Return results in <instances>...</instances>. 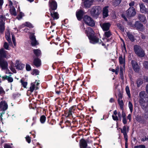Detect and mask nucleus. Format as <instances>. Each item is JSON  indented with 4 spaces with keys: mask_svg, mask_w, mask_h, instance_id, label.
Listing matches in <instances>:
<instances>
[{
    "mask_svg": "<svg viewBox=\"0 0 148 148\" xmlns=\"http://www.w3.org/2000/svg\"><path fill=\"white\" fill-rule=\"evenodd\" d=\"M16 68L18 70H21L24 68L25 65L22 64L18 60H16L15 64Z\"/></svg>",
    "mask_w": 148,
    "mask_h": 148,
    "instance_id": "obj_18",
    "label": "nucleus"
},
{
    "mask_svg": "<svg viewBox=\"0 0 148 148\" xmlns=\"http://www.w3.org/2000/svg\"><path fill=\"white\" fill-rule=\"evenodd\" d=\"M100 26L103 31H108L111 26V24L108 22L101 23Z\"/></svg>",
    "mask_w": 148,
    "mask_h": 148,
    "instance_id": "obj_16",
    "label": "nucleus"
},
{
    "mask_svg": "<svg viewBox=\"0 0 148 148\" xmlns=\"http://www.w3.org/2000/svg\"><path fill=\"white\" fill-rule=\"evenodd\" d=\"M132 64L134 71L136 72H138L139 71L140 68L137 62L134 60H132Z\"/></svg>",
    "mask_w": 148,
    "mask_h": 148,
    "instance_id": "obj_17",
    "label": "nucleus"
},
{
    "mask_svg": "<svg viewBox=\"0 0 148 148\" xmlns=\"http://www.w3.org/2000/svg\"><path fill=\"white\" fill-rule=\"evenodd\" d=\"M119 61L120 64V74L122 79H123V73L125 68V56L124 55L123 57L122 55L120 56L119 58Z\"/></svg>",
    "mask_w": 148,
    "mask_h": 148,
    "instance_id": "obj_1",
    "label": "nucleus"
},
{
    "mask_svg": "<svg viewBox=\"0 0 148 148\" xmlns=\"http://www.w3.org/2000/svg\"><path fill=\"white\" fill-rule=\"evenodd\" d=\"M26 141L28 143H30L31 142V139L29 136H27L26 137Z\"/></svg>",
    "mask_w": 148,
    "mask_h": 148,
    "instance_id": "obj_53",
    "label": "nucleus"
},
{
    "mask_svg": "<svg viewBox=\"0 0 148 148\" xmlns=\"http://www.w3.org/2000/svg\"><path fill=\"white\" fill-rule=\"evenodd\" d=\"M117 25L122 31L123 32L124 31L123 27L122 26H121L120 24H118Z\"/></svg>",
    "mask_w": 148,
    "mask_h": 148,
    "instance_id": "obj_52",
    "label": "nucleus"
},
{
    "mask_svg": "<svg viewBox=\"0 0 148 148\" xmlns=\"http://www.w3.org/2000/svg\"><path fill=\"white\" fill-rule=\"evenodd\" d=\"M10 54L3 49H0V60H3V58H8L10 57Z\"/></svg>",
    "mask_w": 148,
    "mask_h": 148,
    "instance_id": "obj_8",
    "label": "nucleus"
},
{
    "mask_svg": "<svg viewBox=\"0 0 148 148\" xmlns=\"http://www.w3.org/2000/svg\"><path fill=\"white\" fill-rule=\"evenodd\" d=\"M39 73V71L37 69H34L32 72V74L33 75H38Z\"/></svg>",
    "mask_w": 148,
    "mask_h": 148,
    "instance_id": "obj_45",
    "label": "nucleus"
},
{
    "mask_svg": "<svg viewBox=\"0 0 148 148\" xmlns=\"http://www.w3.org/2000/svg\"><path fill=\"white\" fill-rule=\"evenodd\" d=\"M46 119V117L45 116L42 115L41 116L40 119V121L41 123H44L45 122Z\"/></svg>",
    "mask_w": 148,
    "mask_h": 148,
    "instance_id": "obj_37",
    "label": "nucleus"
},
{
    "mask_svg": "<svg viewBox=\"0 0 148 148\" xmlns=\"http://www.w3.org/2000/svg\"><path fill=\"white\" fill-rule=\"evenodd\" d=\"M122 121L124 124H125L127 123V122L126 118H123Z\"/></svg>",
    "mask_w": 148,
    "mask_h": 148,
    "instance_id": "obj_56",
    "label": "nucleus"
},
{
    "mask_svg": "<svg viewBox=\"0 0 148 148\" xmlns=\"http://www.w3.org/2000/svg\"><path fill=\"white\" fill-rule=\"evenodd\" d=\"M139 18L141 21L145 22V20L146 17L143 15L139 14Z\"/></svg>",
    "mask_w": 148,
    "mask_h": 148,
    "instance_id": "obj_36",
    "label": "nucleus"
},
{
    "mask_svg": "<svg viewBox=\"0 0 148 148\" xmlns=\"http://www.w3.org/2000/svg\"><path fill=\"white\" fill-rule=\"evenodd\" d=\"M6 18L3 17L2 19L0 21V33L3 34L5 29V21Z\"/></svg>",
    "mask_w": 148,
    "mask_h": 148,
    "instance_id": "obj_13",
    "label": "nucleus"
},
{
    "mask_svg": "<svg viewBox=\"0 0 148 148\" xmlns=\"http://www.w3.org/2000/svg\"><path fill=\"white\" fill-rule=\"evenodd\" d=\"M10 69L14 73H16V71L14 68V64L12 62H11L10 63Z\"/></svg>",
    "mask_w": 148,
    "mask_h": 148,
    "instance_id": "obj_32",
    "label": "nucleus"
},
{
    "mask_svg": "<svg viewBox=\"0 0 148 148\" xmlns=\"http://www.w3.org/2000/svg\"><path fill=\"white\" fill-rule=\"evenodd\" d=\"M33 52L35 55L37 56H39L41 55V51L39 49H34Z\"/></svg>",
    "mask_w": 148,
    "mask_h": 148,
    "instance_id": "obj_30",
    "label": "nucleus"
},
{
    "mask_svg": "<svg viewBox=\"0 0 148 148\" xmlns=\"http://www.w3.org/2000/svg\"><path fill=\"white\" fill-rule=\"evenodd\" d=\"M89 28H91L90 27H88L86 29V30L85 31V33H86V35H87V36H88V33H90V31H88V29Z\"/></svg>",
    "mask_w": 148,
    "mask_h": 148,
    "instance_id": "obj_57",
    "label": "nucleus"
},
{
    "mask_svg": "<svg viewBox=\"0 0 148 148\" xmlns=\"http://www.w3.org/2000/svg\"><path fill=\"white\" fill-rule=\"evenodd\" d=\"M103 41H101V40H100V42H102V45L103 46L104 45H106V42H108L110 40L109 39H107V38H103Z\"/></svg>",
    "mask_w": 148,
    "mask_h": 148,
    "instance_id": "obj_39",
    "label": "nucleus"
},
{
    "mask_svg": "<svg viewBox=\"0 0 148 148\" xmlns=\"http://www.w3.org/2000/svg\"><path fill=\"white\" fill-rule=\"evenodd\" d=\"M12 39L13 43L15 46L16 45V40L14 35H12Z\"/></svg>",
    "mask_w": 148,
    "mask_h": 148,
    "instance_id": "obj_51",
    "label": "nucleus"
},
{
    "mask_svg": "<svg viewBox=\"0 0 148 148\" xmlns=\"http://www.w3.org/2000/svg\"><path fill=\"white\" fill-rule=\"evenodd\" d=\"M8 108L7 103L4 101H2L0 103V108L3 110H6Z\"/></svg>",
    "mask_w": 148,
    "mask_h": 148,
    "instance_id": "obj_22",
    "label": "nucleus"
},
{
    "mask_svg": "<svg viewBox=\"0 0 148 148\" xmlns=\"http://www.w3.org/2000/svg\"><path fill=\"white\" fill-rule=\"evenodd\" d=\"M82 4L83 7L89 8L92 5L93 0H82Z\"/></svg>",
    "mask_w": 148,
    "mask_h": 148,
    "instance_id": "obj_9",
    "label": "nucleus"
},
{
    "mask_svg": "<svg viewBox=\"0 0 148 148\" xmlns=\"http://www.w3.org/2000/svg\"><path fill=\"white\" fill-rule=\"evenodd\" d=\"M36 117H33V121H34L32 123V126H33V125L35 123V120H36Z\"/></svg>",
    "mask_w": 148,
    "mask_h": 148,
    "instance_id": "obj_60",
    "label": "nucleus"
},
{
    "mask_svg": "<svg viewBox=\"0 0 148 148\" xmlns=\"http://www.w3.org/2000/svg\"><path fill=\"white\" fill-rule=\"evenodd\" d=\"M0 66L3 69H7L8 63L7 62L4 60H0Z\"/></svg>",
    "mask_w": 148,
    "mask_h": 148,
    "instance_id": "obj_20",
    "label": "nucleus"
},
{
    "mask_svg": "<svg viewBox=\"0 0 148 148\" xmlns=\"http://www.w3.org/2000/svg\"><path fill=\"white\" fill-rule=\"evenodd\" d=\"M34 64L36 67H39L41 64V61L38 58H36L34 60Z\"/></svg>",
    "mask_w": 148,
    "mask_h": 148,
    "instance_id": "obj_25",
    "label": "nucleus"
},
{
    "mask_svg": "<svg viewBox=\"0 0 148 148\" xmlns=\"http://www.w3.org/2000/svg\"><path fill=\"white\" fill-rule=\"evenodd\" d=\"M84 20L87 25L90 26H94L95 25V23L93 19L88 16H85L84 17Z\"/></svg>",
    "mask_w": 148,
    "mask_h": 148,
    "instance_id": "obj_7",
    "label": "nucleus"
},
{
    "mask_svg": "<svg viewBox=\"0 0 148 148\" xmlns=\"http://www.w3.org/2000/svg\"><path fill=\"white\" fill-rule=\"evenodd\" d=\"M23 26H26L29 28L33 27V26L30 23L28 22H26L25 24L23 25Z\"/></svg>",
    "mask_w": 148,
    "mask_h": 148,
    "instance_id": "obj_42",
    "label": "nucleus"
},
{
    "mask_svg": "<svg viewBox=\"0 0 148 148\" xmlns=\"http://www.w3.org/2000/svg\"><path fill=\"white\" fill-rule=\"evenodd\" d=\"M74 110V107L73 106H72L69 108V111L72 113V112H73Z\"/></svg>",
    "mask_w": 148,
    "mask_h": 148,
    "instance_id": "obj_55",
    "label": "nucleus"
},
{
    "mask_svg": "<svg viewBox=\"0 0 148 148\" xmlns=\"http://www.w3.org/2000/svg\"><path fill=\"white\" fill-rule=\"evenodd\" d=\"M8 3H9V5L10 6V8L11 7H12V2L11 1L9 0L8 1Z\"/></svg>",
    "mask_w": 148,
    "mask_h": 148,
    "instance_id": "obj_61",
    "label": "nucleus"
},
{
    "mask_svg": "<svg viewBox=\"0 0 148 148\" xmlns=\"http://www.w3.org/2000/svg\"><path fill=\"white\" fill-rule=\"evenodd\" d=\"M134 1L131 2L129 4V5L130 6H133L134 4Z\"/></svg>",
    "mask_w": 148,
    "mask_h": 148,
    "instance_id": "obj_58",
    "label": "nucleus"
},
{
    "mask_svg": "<svg viewBox=\"0 0 148 148\" xmlns=\"http://www.w3.org/2000/svg\"><path fill=\"white\" fill-rule=\"evenodd\" d=\"M144 91H142L139 93L140 99L139 102L140 105L143 108H145L147 104L146 102L148 101V98Z\"/></svg>",
    "mask_w": 148,
    "mask_h": 148,
    "instance_id": "obj_2",
    "label": "nucleus"
},
{
    "mask_svg": "<svg viewBox=\"0 0 148 148\" xmlns=\"http://www.w3.org/2000/svg\"><path fill=\"white\" fill-rule=\"evenodd\" d=\"M111 71L112 72H115V74L117 75L118 74V73L119 71H120V67L117 66L116 67L115 70L113 69H112Z\"/></svg>",
    "mask_w": 148,
    "mask_h": 148,
    "instance_id": "obj_41",
    "label": "nucleus"
},
{
    "mask_svg": "<svg viewBox=\"0 0 148 148\" xmlns=\"http://www.w3.org/2000/svg\"><path fill=\"white\" fill-rule=\"evenodd\" d=\"M87 144L86 141L82 139L80 141V148H85Z\"/></svg>",
    "mask_w": 148,
    "mask_h": 148,
    "instance_id": "obj_29",
    "label": "nucleus"
},
{
    "mask_svg": "<svg viewBox=\"0 0 148 148\" xmlns=\"http://www.w3.org/2000/svg\"><path fill=\"white\" fill-rule=\"evenodd\" d=\"M51 15L53 18L54 19H57L59 18L58 14L57 13L51 12Z\"/></svg>",
    "mask_w": 148,
    "mask_h": 148,
    "instance_id": "obj_31",
    "label": "nucleus"
},
{
    "mask_svg": "<svg viewBox=\"0 0 148 148\" xmlns=\"http://www.w3.org/2000/svg\"><path fill=\"white\" fill-rule=\"evenodd\" d=\"M140 11L142 13H145L146 12V9L145 5L142 3H139Z\"/></svg>",
    "mask_w": 148,
    "mask_h": 148,
    "instance_id": "obj_26",
    "label": "nucleus"
},
{
    "mask_svg": "<svg viewBox=\"0 0 148 148\" xmlns=\"http://www.w3.org/2000/svg\"><path fill=\"white\" fill-rule=\"evenodd\" d=\"M128 106L131 113H132L133 111V105L130 101L129 102Z\"/></svg>",
    "mask_w": 148,
    "mask_h": 148,
    "instance_id": "obj_44",
    "label": "nucleus"
},
{
    "mask_svg": "<svg viewBox=\"0 0 148 148\" xmlns=\"http://www.w3.org/2000/svg\"><path fill=\"white\" fill-rule=\"evenodd\" d=\"M2 78V80H4L5 79H7L8 82H12L13 81V79L12 77L10 76H8L7 75H5L4 76L1 77Z\"/></svg>",
    "mask_w": 148,
    "mask_h": 148,
    "instance_id": "obj_27",
    "label": "nucleus"
},
{
    "mask_svg": "<svg viewBox=\"0 0 148 148\" xmlns=\"http://www.w3.org/2000/svg\"><path fill=\"white\" fill-rule=\"evenodd\" d=\"M49 5L50 8L52 10H55L57 8V4L55 0H50Z\"/></svg>",
    "mask_w": 148,
    "mask_h": 148,
    "instance_id": "obj_15",
    "label": "nucleus"
},
{
    "mask_svg": "<svg viewBox=\"0 0 148 148\" xmlns=\"http://www.w3.org/2000/svg\"><path fill=\"white\" fill-rule=\"evenodd\" d=\"M108 6H106L103 9V18H105L108 16Z\"/></svg>",
    "mask_w": 148,
    "mask_h": 148,
    "instance_id": "obj_21",
    "label": "nucleus"
},
{
    "mask_svg": "<svg viewBox=\"0 0 148 148\" xmlns=\"http://www.w3.org/2000/svg\"><path fill=\"white\" fill-rule=\"evenodd\" d=\"M118 103L121 109H123V103L122 99H118Z\"/></svg>",
    "mask_w": 148,
    "mask_h": 148,
    "instance_id": "obj_38",
    "label": "nucleus"
},
{
    "mask_svg": "<svg viewBox=\"0 0 148 148\" xmlns=\"http://www.w3.org/2000/svg\"><path fill=\"white\" fill-rule=\"evenodd\" d=\"M24 16V14L22 12H21L18 15V16L17 17V18L18 20L21 19L23 16Z\"/></svg>",
    "mask_w": 148,
    "mask_h": 148,
    "instance_id": "obj_47",
    "label": "nucleus"
},
{
    "mask_svg": "<svg viewBox=\"0 0 148 148\" xmlns=\"http://www.w3.org/2000/svg\"><path fill=\"white\" fill-rule=\"evenodd\" d=\"M101 11V8L99 6L93 7L91 11L92 15L94 17H97Z\"/></svg>",
    "mask_w": 148,
    "mask_h": 148,
    "instance_id": "obj_5",
    "label": "nucleus"
},
{
    "mask_svg": "<svg viewBox=\"0 0 148 148\" xmlns=\"http://www.w3.org/2000/svg\"><path fill=\"white\" fill-rule=\"evenodd\" d=\"M4 148H12L10 145L7 144H5L4 145Z\"/></svg>",
    "mask_w": 148,
    "mask_h": 148,
    "instance_id": "obj_64",
    "label": "nucleus"
},
{
    "mask_svg": "<svg viewBox=\"0 0 148 148\" xmlns=\"http://www.w3.org/2000/svg\"><path fill=\"white\" fill-rule=\"evenodd\" d=\"M143 82L141 79H138L137 81V86L139 87L142 84Z\"/></svg>",
    "mask_w": 148,
    "mask_h": 148,
    "instance_id": "obj_46",
    "label": "nucleus"
},
{
    "mask_svg": "<svg viewBox=\"0 0 148 148\" xmlns=\"http://www.w3.org/2000/svg\"><path fill=\"white\" fill-rule=\"evenodd\" d=\"M122 0H114L113 4L115 6H116L119 4Z\"/></svg>",
    "mask_w": 148,
    "mask_h": 148,
    "instance_id": "obj_33",
    "label": "nucleus"
},
{
    "mask_svg": "<svg viewBox=\"0 0 148 148\" xmlns=\"http://www.w3.org/2000/svg\"><path fill=\"white\" fill-rule=\"evenodd\" d=\"M84 14L83 12L81 10H79L77 11L76 12L77 17L79 20H80L82 18Z\"/></svg>",
    "mask_w": 148,
    "mask_h": 148,
    "instance_id": "obj_23",
    "label": "nucleus"
},
{
    "mask_svg": "<svg viewBox=\"0 0 148 148\" xmlns=\"http://www.w3.org/2000/svg\"><path fill=\"white\" fill-rule=\"evenodd\" d=\"M121 132L123 134L124 138L126 141L128 140V136L127 133L129 132V127L127 126H124L122 128L120 129Z\"/></svg>",
    "mask_w": 148,
    "mask_h": 148,
    "instance_id": "obj_10",
    "label": "nucleus"
},
{
    "mask_svg": "<svg viewBox=\"0 0 148 148\" xmlns=\"http://www.w3.org/2000/svg\"><path fill=\"white\" fill-rule=\"evenodd\" d=\"M127 35L129 39L131 41L133 42L135 40L134 36L131 33L129 32H127Z\"/></svg>",
    "mask_w": 148,
    "mask_h": 148,
    "instance_id": "obj_28",
    "label": "nucleus"
},
{
    "mask_svg": "<svg viewBox=\"0 0 148 148\" xmlns=\"http://www.w3.org/2000/svg\"><path fill=\"white\" fill-rule=\"evenodd\" d=\"M126 14L128 17H131L134 16L136 14L135 9L133 7H130L127 10Z\"/></svg>",
    "mask_w": 148,
    "mask_h": 148,
    "instance_id": "obj_12",
    "label": "nucleus"
},
{
    "mask_svg": "<svg viewBox=\"0 0 148 148\" xmlns=\"http://www.w3.org/2000/svg\"><path fill=\"white\" fill-rule=\"evenodd\" d=\"M117 115L119 119H121V114L120 112H119L117 113V112L116 110H115L114 112V114L112 116V117L113 119L115 121L118 120V117H117Z\"/></svg>",
    "mask_w": 148,
    "mask_h": 148,
    "instance_id": "obj_19",
    "label": "nucleus"
},
{
    "mask_svg": "<svg viewBox=\"0 0 148 148\" xmlns=\"http://www.w3.org/2000/svg\"><path fill=\"white\" fill-rule=\"evenodd\" d=\"M21 82L22 85L23 86L24 88H26L27 85V82L26 81H24L23 80V79L21 80Z\"/></svg>",
    "mask_w": 148,
    "mask_h": 148,
    "instance_id": "obj_43",
    "label": "nucleus"
},
{
    "mask_svg": "<svg viewBox=\"0 0 148 148\" xmlns=\"http://www.w3.org/2000/svg\"><path fill=\"white\" fill-rule=\"evenodd\" d=\"M127 118L130 121L131 119V115L129 114L127 117Z\"/></svg>",
    "mask_w": 148,
    "mask_h": 148,
    "instance_id": "obj_62",
    "label": "nucleus"
},
{
    "mask_svg": "<svg viewBox=\"0 0 148 148\" xmlns=\"http://www.w3.org/2000/svg\"><path fill=\"white\" fill-rule=\"evenodd\" d=\"M5 92L3 88L1 87H0V95H2L4 94Z\"/></svg>",
    "mask_w": 148,
    "mask_h": 148,
    "instance_id": "obj_50",
    "label": "nucleus"
},
{
    "mask_svg": "<svg viewBox=\"0 0 148 148\" xmlns=\"http://www.w3.org/2000/svg\"><path fill=\"white\" fill-rule=\"evenodd\" d=\"M39 83L37 81L33 83H32L31 84V86L29 88V90L27 91V93L29 92H33L34 90H37L38 89V86L39 85Z\"/></svg>",
    "mask_w": 148,
    "mask_h": 148,
    "instance_id": "obj_11",
    "label": "nucleus"
},
{
    "mask_svg": "<svg viewBox=\"0 0 148 148\" xmlns=\"http://www.w3.org/2000/svg\"><path fill=\"white\" fill-rule=\"evenodd\" d=\"M148 140V136H144L142 139L141 140L143 141H144L147 140Z\"/></svg>",
    "mask_w": 148,
    "mask_h": 148,
    "instance_id": "obj_54",
    "label": "nucleus"
},
{
    "mask_svg": "<svg viewBox=\"0 0 148 148\" xmlns=\"http://www.w3.org/2000/svg\"><path fill=\"white\" fill-rule=\"evenodd\" d=\"M88 30L90 31V33L88 34V36L90 40V43L92 44H95L97 43H101L97 37L93 36L94 32L91 28H89Z\"/></svg>",
    "mask_w": 148,
    "mask_h": 148,
    "instance_id": "obj_3",
    "label": "nucleus"
},
{
    "mask_svg": "<svg viewBox=\"0 0 148 148\" xmlns=\"http://www.w3.org/2000/svg\"><path fill=\"white\" fill-rule=\"evenodd\" d=\"M125 90L126 93L127 94V95L129 98H130L131 97V95L130 93V89L129 87L128 86H126Z\"/></svg>",
    "mask_w": 148,
    "mask_h": 148,
    "instance_id": "obj_35",
    "label": "nucleus"
},
{
    "mask_svg": "<svg viewBox=\"0 0 148 148\" xmlns=\"http://www.w3.org/2000/svg\"><path fill=\"white\" fill-rule=\"evenodd\" d=\"M135 26V27L140 31H141L143 29V25L139 21H137L136 22Z\"/></svg>",
    "mask_w": 148,
    "mask_h": 148,
    "instance_id": "obj_24",
    "label": "nucleus"
},
{
    "mask_svg": "<svg viewBox=\"0 0 148 148\" xmlns=\"http://www.w3.org/2000/svg\"><path fill=\"white\" fill-rule=\"evenodd\" d=\"M118 96L119 97L118 99H122V96L121 93L119 94H118Z\"/></svg>",
    "mask_w": 148,
    "mask_h": 148,
    "instance_id": "obj_59",
    "label": "nucleus"
},
{
    "mask_svg": "<svg viewBox=\"0 0 148 148\" xmlns=\"http://www.w3.org/2000/svg\"><path fill=\"white\" fill-rule=\"evenodd\" d=\"M26 70L28 71H30L31 69V68L30 66L28 64H26Z\"/></svg>",
    "mask_w": 148,
    "mask_h": 148,
    "instance_id": "obj_49",
    "label": "nucleus"
},
{
    "mask_svg": "<svg viewBox=\"0 0 148 148\" xmlns=\"http://www.w3.org/2000/svg\"><path fill=\"white\" fill-rule=\"evenodd\" d=\"M143 65L144 67L146 69H148V62L147 61L143 63Z\"/></svg>",
    "mask_w": 148,
    "mask_h": 148,
    "instance_id": "obj_48",
    "label": "nucleus"
},
{
    "mask_svg": "<svg viewBox=\"0 0 148 148\" xmlns=\"http://www.w3.org/2000/svg\"><path fill=\"white\" fill-rule=\"evenodd\" d=\"M105 35L106 37L108 38L112 35V33L110 31L106 32L105 33Z\"/></svg>",
    "mask_w": 148,
    "mask_h": 148,
    "instance_id": "obj_40",
    "label": "nucleus"
},
{
    "mask_svg": "<svg viewBox=\"0 0 148 148\" xmlns=\"http://www.w3.org/2000/svg\"><path fill=\"white\" fill-rule=\"evenodd\" d=\"M29 38L31 40V45L32 46H35L38 44V42L36 40L34 34L30 33Z\"/></svg>",
    "mask_w": 148,
    "mask_h": 148,
    "instance_id": "obj_14",
    "label": "nucleus"
},
{
    "mask_svg": "<svg viewBox=\"0 0 148 148\" xmlns=\"http://www.w3.org/2000/svg\"><path fill=\"white\" fill-rule=\"evenodd\" d=\"M5 37L6 40L8 41L9 44H8L7 42H5L4 44L3 47L6 49L9 50L10 49L9 45H12V42L11 40L9 29V28H8L6 29V32L5 34Z\"/></svg>",
    "mask_w": 148,
    "mask_h": 148,
    "instance_id": "obj_4",
    "label": "nucleus"
},
{
    "mask_svg": "<svg viewBox=\"0 0 148 148\" xmlns=\"http://www.w3.org/2000/svg\"><path fill=\"white\" fill-rule=\"evenodd\" d=\"M134 49L135 53L138 56L143 57L144 56V51L140 46L137 45H135Z\"/></svg>",
    "mask_w": 148,
    "mask_h": 148,
    "instance_id": "obj_6",
    "label": "nucleus"
},
{
    "mask_svg": "<svg viewBox=\"0 0 148 148\" xmlns=\"http://www.w3.org/2000/svg\"><path fill=\"white\" fill-rule=\"evenodd\" d=\"M10 12L11 14L14 15L16 16V12L15 11V8L14 7H11L10 9Z\"/></svg>",
    "mask_w": 148,
    "mask_h": 148,
    "instance_id": "obj_34",
    "label": "nucleus"
},
{
    "mask_svg": "<svg viewBox=\"0 0 148 148\" xmlns=\"http://www.w3.org/2000/svg\"><path fill=\"white\" fill-rule=\"evenodd\" d=\"M122 117H123V118H126L125 117V116H126L124 112L123 111L122 112Z\"/></svg>",
    "mask_w": 148,
    "mask_h": 148,
    "instance_id": "obj_63",
    "label": "nucleus"
}]
</instances>
